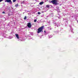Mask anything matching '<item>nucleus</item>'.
<instances>
[{"instance_id": "1", "label": "nucleus", "mask_w": 78, "mask_h": 78, "mask_svg": "<svg viewBox=\"0 0 78 78\" xmlns=\"http://www.w3.org/2000/svg\"><path fill=\"white\" fill-rule=\"evenodd\" d=\"M44 28V26H41V27L37 29V33H39L41 32L43 30V28Z\"/></svg>"}, {"instance_id": "2", "label": "nucleus", "mask_w": 78, "mask_h": 78, "mask_svg": "<svg viewBox=\"0 0 78 78\" xmlns=\"http://www.w3.org/2000/svg\"><path fill=\"white\" fill-rule=\"evenodd\" d=\"M50 3H52L53 5H57V0H53L51 1L50 2Z\"/></svg>"}, {"instance_id": "3", "label": "nucleus", "mask_w": 78, "mask_h": 78, "mask_svg": "<svg viewBox=\"0 0 78 78\" xmlns=\"http://www.w3.org/2000/svg\"><path fill=\"white\" fill-rule=\"evenodd\" d=\"M31 26L32 25H31L30 23H27V27H28V28H31Z\"/></svg>"}, {"instance_id": "4", "label": "nucleus", "mask_w": 78, "mask_h": 78, "mask_svg": "<svg viewBox=\"0 0 78 78\" xmlns=\"http://www.w3.org/2000/svg\"><path fill=\"white\" fill-rule=\"evenodd\" d=\"M7 2V3H10V4H12V2L11 0H5V2Z\"/></svg>"}, {"instance_id": "5", "label": "nucleus", "mask_w": 78, "mask_h": 78, "mask_svg": "<svg viewBox=\"0 0 78 78\" xmlns=\"http://www.w3.org/2000/svg\"><path fill=\"white\" fill-rule=\"evenodd\" d=\"M15 36H16V37L17 39H19V35H18V34H15Z\"/></svg>"}, {"instance_id": "6", "label": "nucleus", "mask_w": 78, "mask_h": 78, "mask_svg": "<svg viewBox=\"0 0 78 78\" xmlns=\"http://www.w3.org/2000/svg\"><path fill=\"white\" fill-rule=\"evenodd\" d=\"M43 3H44V2H40V5H42Z\"/></svg>"}, {"instance_id": "7", "label": "nucleus", "mask_w": 78, "mask_h": 78, "mask_svg": "<svg viewBox=\"0 0 78 78\" xmlns=\"http://www.w3.org/2000/svg\"><path fill=\"white\" fill-rule=\"evenodd\" d=\"M46 8H50V6H49V5H46Z\"/></svg>"}, {"instance_id": "8", "label": "nucleus", "mask_w": 78, "mask_h": 78, "mask_svg": "<svg viewBox=\"0 0 78 78\" xmlns=\"http://www.w3.org/2000/svg\"><path fill=\"white\" fill-rule=\"evenodd\" d=\"M18 6V4H16L15 5V7H17Z\"/></svg>"}, {"instance_id": "9", "label": "nucleus", "mask_w": 78, "mask_h": 78, "mask_svg": "<svg viewBox=\"0 0 78 78\" xmlns=\"http://www.w3.org/2000/svg\"><path fill=\"white\" fill-rule=\"evenodd\" d=\"M27 19V16H24V20H26Z\"/></svg>"}, {"instance_id": "10", "label": "nucleus", "mask_w": 78, "mask_h": 78, "mask_svg": "<svg viewBox=\"0 0 78 78\" xmlns=\"http://www.w3.org/2000/svg\"><path fill=\"white\" fill-rule=\"evenodd\" d=\"M16 1V0H12V2H15Z\"/></svg>"}, {"instance_id": "11", "label": "nucleus", "mask_w": 78, "mask_h": 78, "mask_svg": "<svg viewBox=\"0 0 78 78\" xmlns=\"http://www.w3.org/2000/svg\"><path fill=\"white\" fill-rule=\"evenodd\" d=\"M34 22H37V20L36 19H35L34 20Z\"/></svg>"}, {"instance_id": "12", "label": "nucleus", "mask_w": 78, "mask_h": 78, "mask_svg": "<svg viewBox=\"0 0 78 78\" xmlns=\"http://www.w3.org/2000/svg\"><path fill=\"white\" fill-rule=\"evenodd\" d=\"M37 14H38V15H40V12H37Z\"/></svg>"}, {"instance_id": "13", "label": "nucleus", "mask_w": 78, "mask_h": 78, "mask_svg": "<svg viewBox=\"0 0 78 78\" xmlns=\"http://www.w3.org/2000/svg\"><path fill=\"white\" fill-rule=\"evenodd\" d=\"M50 15H53V14L52 13H51Z\"/></svg>"}, {"instance_id": "14", "label": "nucleus", "mask_w": 78, "mask_h": 78, "mask_svg": "<svg viewBox=\"0 0 78 78\" xmlns=\"http://www.w3.org/2000/svg\"><path fill=\"white\" fill-rule=\"evenodd\" d=\"M2 13H3V14H5V12H2Z\"/></svg>"}, {"instance_id": "15", "label": "nucleus", "mask_w": 78, "mask_h": 78, "mask_svg": "<svg viewBox=\"0 0 78 78\" xmlns=\"http://www.w3.org/2000/svg\"><path fill=\"white\" fill-rule=\"evenodd\" d=\"M2 1H3V0H0V2H1Z\"/></svg>"}, {"instance_id": "16", "label": "nucleus", "mask_w": 78, "mask_h": 78, "mask_svg": "<svg viewBox=\"0 0 78 78\" xmlns=\"http://www.w3.org/2000/svg\"><path fill=\"white\" fill-rule=\"evenodd\" d=\"M44 33H46V31H45V30H44Z\"/></svg>"}, {"instance_id": "17", "label": "nucleus", "mask_w": 78, "mask_h": 78, "mask_svg": "<svg viewBox=\"0 0 78 78\" xmlns=\"http://www.w3.org/2000/svg\"><path fill=\"white\" fill-rule=\"evenodd\" d=\"M53 16H52V17H53Z\"/></svg>"}, {"instance_id": "18", "label": "nucleus", "mask_w": 78, "mask_h": 78, "mask_svg": "<svg viewBox=\"0 0 78 78\" xmlns=\"http://www.w3.org/2000/svg\"><path fill=\"white\" fill-rule=\"evenodd\" d=\"M77 22L78 23V21H77Z\"/></svg>"}]
</instances>
